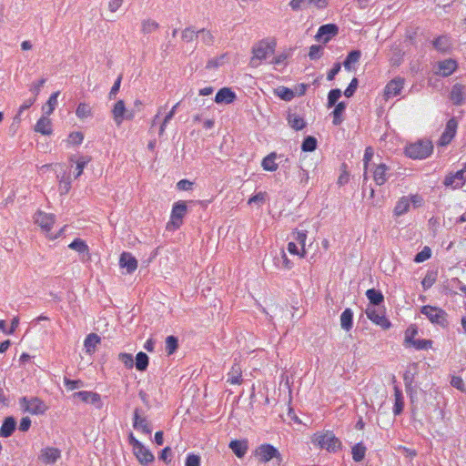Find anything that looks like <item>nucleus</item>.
Here are the masks:
<instances>
[{
	"label": "nucleus",
	"mask_w": 466,
	"mask_h": 466,
	"mask_svg": "<svg viewBox=\"0 0 466 466\" xmlns=\"http://www.w3.org/2000/svg\"><path fill=\"white\" fill-rule=\"evenodd\" d=\"M312 442L329 452H337L341 450L342 443L332 431H319L313 435Z\"/></svg>",
	"instance_id": "nucleus-1"
},
{
	"label": "nucleus",
	"mask_w": 466,
	"mask_h": 466,
	"mask_svg": "<svg viewBox=\"0 0 466 466\" xmlns=\"http://www.w3.org/2000/svg\"><path fill=\"white\" fill-rule=\"evenodd\" d=\"M277 43L274 39H262L258 41L252 47L253 56L251 58V64L258 66V64H255L256 61H262L267 59L269 56L273 55L276 49Z\"/></svg>",
	"instance_id": "nucleus-2"
},
{
	"label": "nucleus",
	"mask_w": 466,
	"mask_h": 466,
	"mask_svg": "<svg viewBox=\"0 0 466 466\" xmlns=\"http://www.w3.org/2000/svg\"><path fill=\"white\" fill-rule=\"evenodd\" d=\"M433 150V146L431 141L420 140L416 143L410 144L405 147V154L412 159H423L428 157Z\"/></svg>",
	"instance_id": "nucleus-3"
},
{
	"label": "nucleus",
	"mask_w": 466,
	"mask_h": 466,
	"mask_svg": "<svg viewBox=\"0 0 466 466\" xmlns=\"http://www.w3.org/2000/svg\"><path fill=\"white\" fill-rule=\"evenodd\" d=\"M187 212V202L184 200H178L173 204L170 220L167 225V229H178L183 224V218Z\"/></svg>",
	"instance_id": "nucleus-4"
},
{
	"label": "nucleus",
	"mask_w": 466,
	"mask_h": 466,
	"mask_svg": "<svg viewBox=\"0 0 466 466\" xmlns=\"http://www.w3.org/2000/svg\"><path fill=\"white\" fill-rule=\"evenodd\" d=\"M420 313L425 315L433 324L440 325L443 328L447 327L449 324L447 319L448 314L442 309L426 305L421 307Z\"/></svg>",
	"instance_id": "nucleus-5"
},
{
	"label": "nucleus",
	"mask_w": 466,
	"mask_h": 466,
	"mask_svg": "<svg viewBox=\"0 0 466 466\" xmlns=\"http://www.w3.org/2000/svg\"><path fill=\"white\" fill-rule=\"evenodd\" d=\"M419 364L413 362L410 364L408 370L403 374V381L405 390L410 399V402L413 403L417 394L416 386H414L415 377L418 374Z\"/></svg>",
	"instance_id": "nucleus-6"
},
{
	"label": "nucleus",
	"mask_w": 466,
	"mask_h": 466,
	"mask_svg": "<svg viewBox=\"0 0 466 466\" xmlns=\"http://www.w3.org/2000/svg\"><path fill=\"white\" fill-rule=\"evenodd\" d=\"M19 404L21 409L25 412H28L35 415L44 414L48 409L46 403L36 397H33L30 399L27 397H22L19 400Z\"/></svg>",
	"instance_id": "nucleus-7"
},
{
	"label": "nucleus",
	"mask_w": 466,
	"mask_h": 466,
	"mask_svg": "<svg viewBox=\"0 0 466 466\" xmlns=\"http://www.w3.org/2000/svg\"><path fill=\"white\" fill-rule=\"evenodd\" d=\"M365 313L369 319L381 329H388L391 327V322L385 316L384 307H367Z\"/></svg>",
	"instance_id": "nucleus-8"
},
{
	"label": "nucleus",
	"mask_w": 466,
	"mask_h": 466,
	"mask_svg": "<svg viewBox=\"0 0 466 466\" xmlns=\"http://www.w3.org/2000/svg\"><path fill=\"white\" fill-rule=\"evenodd\" d=\"M255 455L258 457L260 462L264 463L274 458L278 459L279 461H281V454L278 449L268 443L259 445L256 450Z\"/></svg>",
	"instance_id": "nucleus-9"
},
{
	"label": "nucleus",
	"mask_w": 466,
	"mask_h": 466,
	"mask_svg": "<svg viewBox=\"0 0 466 466\" xmlns=\"http://www.w3.org/2000/svg\"><path fill=\"white\" fill-rule=\"evenodd\" d=\"M34 220L43 231L49 232L56 222V216L51 213H46L38 210L34 216Z\"/></svg>",
	"instance_id": "nucleus-10"
},
{
	"label": "nucleus",
	"mask_w": 466,
	"mask_h": 466,
	"mask_svg": "<svg viewBox=\"0 0 466 466\" xmlns=\"http://www.w3.org/2000/svg\"><path fill=\"white\" fill-rule=\"evenodd\" d=\"M457 127L458 121L454 117L449 119L439 139L438 145L441 147L449 145L456 134Z\"/></svg>",
	"instance_id": "nucleus-11"
},
{
	"label": "nucleus",
	"mask_w": 466,
	"mask_h": 466,
	"mask_svg": "<svg viewBox=\"0 0 466 466\" xmlns=\"http://www.w3.org/2000/svg\"><path fill=\"white\" fill-rule=\"evenodd\" d=\"M466 182V168L458 170L454 174H449L443 180V185L452 188H460Z\"/></svg>",
	"instance_id": "nucleus-12"
},
{
	"label": "nucleus",
	"mask_w": 466,
	"mask_h": 466,
	"mask_svg": "<svg viewBox=\"0 0 466 466\" xmlns=\"http://www.w3.org/2000/svg\"><path fill=\"white\" fill-rule=\"evenodd\" d=\"M289 6L293 11L306 9L310 5H314L319 9H323L328 5V0H291Z\"/></svg>",
	"instance_id": "nucleus-13"
},
{
	"label": "nucleus",
	"mask_w": 466,
	"mask_h": 466,
	"mask_svg": "<svg viewBox=\"0 0 466 466\" xmlns=\"http://www.w3.org/2000/svg\"><path fill=\"white\" fill-rule=\"evenodd\" d=\"M73 397L80 399L83 402L91 403L95 405L96 409L103 407L101 396L97 392L82 390L75 392Z\"/></svg>",
	"instance_id": "nucleus-14"
},
{
	"label": "nucleus",
	"mask_w": 466,
	"mask_h": 466,
	"mask_svg": "<svg viewBox=\"0 0 466 466\" xmlns=\"http://www.w3.org/2000/svg\"><path fill=\"white\" fill-rule=\"evenodd\" d=\"M339 34V26L335 24H326L320 25L316 38L321 40L324 44L328 43L333 36Z\"/></svg>",
	"instance_id": "nucleus-15"
},
{
	"label": "nucleus",
	"mask_w": 466,
	"mask_h": 466,
	"mask_svg": "<svg viewBox=\"0 0 466 466\" xmlns=\"http://www.w3.org/2000/svg\"><path fill=\"white\" fill-rule=\"evenodd\" d=\"M390 167L384 163H380L375 166L372 171L373 180L378 186H382L388 181L390 178V174L388 173Z\"/></svg>",
	"instance_id": "nucleus-16"
},
{
	"label": "nucleus",
	"mask_w": 466,
	"mask_h": 466,
	"mask_svg": "<svg viewBox=\"0 0 466 466\" xmlns=\"http://www.w3.org/2000/svg\"><path fill=\"white\" fill-rule=\"evenodd\" d=\"M119 266L126 268L128 274H132L137 268V260L131 253L124 251L119 258Z\"/></svg>",
	"instance_id": "nucleus-17"
},
{
	"label": "nucleus",
	"mask_w": 466,
	"mask_h": 466,
	"mask_svg": "<svg viewBox=\"0 0 466 466\" xmlns=\"http://www.w3.org/2000/svg\"><path fill=\"white\" fill-rule=\"evenodd\" d=\"M237 98V95L234 91L231 90L229 87H222L220 88L215 96V102L217 104H231L233 103Z\"/></svg>",
	"instance_id": "nucleus-18"
},
{
	"label": "nucleus",
	"mask_w": 466,
	"mask_h": 466,
	"mask_svg": "<svg viewBox=\"0 0 466 466\" xmlns=\"http://www.w3.org/2000/svg\"><path fill=\"white\" fill-rule=\"evenodd\" d=\"M403 84L404 80L400 77L390 81L385 86V96L390 98L400 95L401 89L403 88Z\"/></svg>",
	"instance_id": "nucleus-19"
},
{
	"label": "nucleus",
	"mask_w": 466,
	"mask_h": 466,
	"mask_svg": "<svg viewBox=\"0 0 466 466\" xmlns=\"http://www.w3.org/2000/svg\"><path fill=\"white\" fill-rule=\"evenodd\" d=\"M366 296L370 301L368 307H384V296L380 290L376 289H370L366 291Z\"/></svg>",
	"instance_id": "nucleus-20"
},
{
	"label": "nucleus",
	"mask_w": 466,
	"mask_h": 466,
	"mask_svg": "<svg viewBox=\"0 0 466 466\" xmlns=\"http://www.w3.org/2000/svg\"><path fill=\"white\" fill-rule=\"evenodd\" d=\"M133 451L136 458L142 465H147L148 463L154 461L155 460L154 454L143 444L140 445V447L137 448V450H134Z\"/></svg>",
	"instance_id": "nucleus-21"
},
{
	"label": "nucleus",
	"mask_w": 466,
	"mask_h": 466,
	"mask_svg": "<svg viewBox=\"0 0 466 466\" xmlns=\"http://www.w3.org/2000/svg\"><path fill=\"white\" fill-rule=\"evenodd\" d=\"M40 457L45 463L52 464L61 457V451L57 448L47 447L41 451Z\"/></svg>",
	"instance_id": "nucleus-22"
},
{
	"label": "nucleus",
	"mask_w": 466,
	"mask_h": 466,
	"mask_svg": "<svg viewBox=\"0 0 466 466\" xmlns=\"http://www.w3.org/2000/svg\"><path fill=\"white\" fill-rule=\"evenodd\" d=\"M405 343L412 346L418 350H428L432 347V340L431 339H415L410 337V330L405 332Z\"/></svg>",
	"instance_id": "nucleus-23"
},
{
	"label": "nucleus",
	"mask_w": 466,
	"mask_h": 466,
	"mask_svg": "<svg viewBox=\"0 0 466 466\" xmlns=\"http://www.w3.org/2000/svg\"><path fill=\"white\" fill-rule=\"evenodd\" d=\"M16 429V420L14 417L8 416L3 420L0 428V437L8 438L12 436Z\"/></svg>",
	"instance_id": "nucleus-24"
},
{
	"label": "nucleus",
	"mask_w": 466,
	"mask_h": 466,
	"mask_svg": "<svg viewBox=\"0 0 466 466\" xmlns=\"http://www.w3.org/2000/svg\"><path fill=\"white\" fill-rule=\"evenodd\" d=\"M464 89L465 86L461 84L456 83L452 86L450 93V99L455 106H461L464 102Z\"/></svg>",
	"instance_id": "nucleus-25"
},
{
	"label": "nucleus",
	"mask_w": 466,
	"mask_h": 466,
	"mask_svg": "<svg viewBox=\"0 0 466 466\" xmlns=\"http://www.w3.org/2000/svg\"><path fill=\"white\" fill-rule=\"evenodd\" d=\"M68 248L71 249H74L77 251L79 254H84L82 259L83 260H89L90 259V254H89V248L87 244L81 238H75L69 245Z\"/></svg>",
	"instance_id": "nucleus-26"
},
{
	"label": "nucleus",
	"mask_w": 466,
	"mask_h": 466,
	"mask_svg": "<svg viewBox=\"0 0 466 466\" xmlns=\"http://www.w3.org/2000/svg\"><path fill=\"white\" fill-rule=\"evenodd\" d=\"M432 46L441 53H449L451 49V38L448 35H440L432 41Z\"/></svg>",
	"instance_id": "nucleus-27"
},
{
	"label": "nucleus",
	"mask_w": 466,
	"mask_h": 466,
	"mask_svg": "<svg viewBox=\"0 0 466 466\" xmlns=\"http://www.w3.org/2000/svg\"><path fill=\"white\" fill-rule=\"evenodd\" d=\"M394 405L392 412L395 416H399L403 412L404 409V398L401 390L399 386L395 385L394 388Z\"/></svg>",
	"instance_id": "nucleus-28"
},
{
	"label": "nucleus",
	"mask_w": 466,
	"mask_h": 466,
	"mask_svg": "<svg viewBox=\"0 0 466 466\" xmlns=\"http://www.w3.org/2000/svg\"><path fill=\"white\" fill-rule=\"evenodd\" d=\"M439 74L442 76H451L457 68V62L451 58L441 61L438 66Z\"/></svg>",
	"instance_id": "nucleus-29"
},
{
	"label": "nucleus",
	"mask_w": 466,
	"mask_h": 466,
	"mask_svg": "<svg viewBox=\"0 0 466 466\" xmlns=\"http://www.w3.org/2000/svg\"><path fill=\"white\" fill-rule=\"evenodd\" d=\"M100 341L101 339L96 333L88 334L84 341L86 352L89 355L93 354Z\"/></svg>",
	"instance_id": "nucleus-30"
},
{
	"label": "nucleus",
	"mask_w": 466,
	"mask_h": 466,
	"mask_svg": "<svg viewBox=\"0 0 466 466\" xmlns=\"http://www.w3.org/2000/svg\"><path fill=\"white\" fill-rule=\"evenodd\" d=\"M126 112L127 108L125 106V102L123 100H118L112 109L113 118L117 126H119L125 119Z\"/></svg>",
	"instance_id": "nucleus-31"
},
{
	"label": "nucleus",
	"mask_w": 466,
	"mask_h": 466,
	"mask_svg": "<svg viewBox=\"0 0 466 466\" xmlns=\"http://www.w3.org/2000/svg\"><path fill=\"white\" fill-rule=\"evenodd\" d=\"M35 130L42 135H51L53 131L51 120L47 116H41L36 122Z\"/></svg>",
	"instance_id": "nucleus-32"
},
{
	"label": "nucleus",
	"mask_w": 466,
	"mask_h": 466,
	"mask_svg": "<svg viewBox=\"0 0 466 466\" xmlns=\"http://www.w3.org/2000/svg\"><path fill=\"white\" fill-rule=\"evenodd\" d=\"M228 446L238 458H243L248 448L247 441L239 440L231 441Z\"/></svg>",
	"instance_id": "nucleus-33"
},
{
	"label": "nucleus",
	"mask_w": 466,
	"mask_h": 466,
	"mask_svg": "<svg viewBox=\"0 0 466 466\" xmlns=\"http://www.w3.org/2000/svg\"><path fill=\"white\" fill-rule=\"evenodd\" d=\"M227 381L230 384H240L242 382V370L238 363H234L228 373Z\"/></svg>",
	"instance_id": "nucleus-34"
},
{
	"label": "nucleus",
	"mask_w": 466,
	"mask_h": 466,
	"mask_svg": "<svg viewBox=\"0 0 466 466\" xmlns=\"http://www.w3.org/2000/svg\"><path fill=\"white\" fill-rule=\"evenodd\" d=\"M340 326L346 331L352 329L353 326V312L350 309H345L340 315Z\"/></svg>",
	"instance_id": "nucleus-35"
},
{
	"label": "nucleus",
	"mask_w": 466,
	"mask_h": 466,
	"mask_svg": "<svg viewBox=\"0 0 466 466\" xmlns=\"http://www.w3.org/2000/svg\"><path fill=\"white\" fill-rule=\"evenodd\" d=\"M334 106H335V108L331 113L333 116L332 124L334 126H339L343 121L342 114L344 113V111L347 107V103L344 101H341V102L337 103Z\"/></svg>",
	"instance_id": "nucleus-36"
},
{
	"label": "nucleus",
	"mask_w": 466,
	"mask_h": 466,
	"mask_svg": "<svg viewBox=\"0 0 466 466\" xmlns=\"http://www.w3.org/2000/svg\"><path fill=\"white\" fill-rule=\"evenodd\" d=\"M133 427L135 430L141 431L144 434L148 435L151 433V428L148 421L146 418L138 420L137 411L136 412V415L133 416Z\"/></svg>",
	"instance_id": "nucleus-37"
},
{
	"label": "nucleus",
	"mask_w": 466,
	"mask_h": 466,
	"mask_svg": "<svg viewBox=\"0 0 466 466\" xmlns=\"http://www.w3.org/2000/svg\"><path fill=\"white\" fill-rule=\"evenodd\" d=\"M367 448L363 442H358L351 448L352 459L355 462H360L366 456Z\"/></svg>",
	"instance_id": "nucleus-38"
},
{
	"label": "nucleus",
	"mask_w": 466,
	"mask_h": 466,
	"mask_svg": "<svg viewBox=\"0 0 466 466\" xmlns=\"http://www.w3.org/2000/svg\"><path fill=\"white\" fill-rule=\"evenodd\" d=\"M278 155L275 152L270 153L263 158L261 166L267 171H276L278 169V164L275 162Z\"/></svg>",
	"instance_id": "nucleus-39"
},
{
	"label": "nucleus",
	"mask_w": 466,
	"mask_h": 466,
	"mask_svg": "<svg viewBox=\"0 0 466 466\" xmlns=\"http://www.w3.org/2000/svg\"><path fill=\"white\" fill-rule=\"evenodd\" d=\"M289 125L295 130H302L306 127L305 120L296 114H289L287 117Z\"/></svg>",
	"instance_id": "nucleus-40"
},
{
	"label": "nucleus",
	"mask_w": 466,
	"mask_h": 466,
	"mask_svg": "<svg viewBox=\"0 0 466 466\" xmlns=\"http://www.w3.org/2000/svg\"><path fill=\"white\" fill-rule=\"evenodd\" d=\"M274 94L287 102L291 101L295 97V93L292 89L282 86L275 88Z\"/></svg>",
	"instance_id": "nucleus-41"
},
{
	"label": "nucleus",
	"mask_w": 466,
	"mask_h": 466,
	"mask_svg": "<svg viewBox=\"0 0 466 466\" xmlns=\"http://www.w3.org/2000/svg\"><path fill=\"white\" fill-rule=\"evenodd\" d=\"M410 199L407 197L400 198L394 208V214L398 217L404 215L409 211Z\"/></svg>",
	"instance_id": "nucleus-42"
},
{
	"label": "nucleus",
	"mask_w": 466,
	"mask_h": 466,
	"mask_svg": "<svg viewBox=\"0 0 466 466\" xmlns=\"http://www.w3.org/2000/svg\"><path fill=\"white\" fill-rule=\"evenodd\" d=\"M360 56H361L360 50L356 49V50L350 51L343 62V66L345 67V69L348 71H350L351 64H355V63L359 62Z\"/></svg>",
	"instance_id": "nucleus-43"
},
{
	"label": "nucleus",
	"mask_w": 466,
	"mask_h": 466,
	"mask_svg": "<svg viewBox=\"0 0 466 466\" xmlns=\"http://www.w3.org/2000/svg\"><path fill=\"white\" fill-rule=\"evenodd\" d=\"M149 358L148 356L143 352L139 351L136 356V369L139 371H145L147 370L148 367Z\"/></svg>",
	"instance_id": "nucleus-44"
},
{
	"label": "nucleus",
	"mask_w": 466,
	"mask_h": 466,
	"mask_svg": "<svg viewBox=\"0 0 466 466\" xmlns=\"http://www.w3.org/2000/svg\"><path fill=\"white\" fill-rule=\"evenodd\" d=\"M58 96H59V91L53 93L49 96L46 106H43V111L45 112V114L46 116H49V115H51L54 112V110H55V108H56V106L57 105V97H58Z\"/></svg>",
	"instance_id": "nucleus-45"
},
{
	"label": "nucleus",
	"mask_w": 466,
	"mask_h": 466,
	"mask_svg": "<svg viewBox=\"0 0 466 466\" xmlns=\"http://www.w3.org/2000/svg\"><path fill=\"white\" fill-rule=\"evenodd\" d=\"M294 239L301 246V254L300 257L304 258L306 255L305 244L307 239V231L306 230H295L292 232Z\"/></svg>",
	"instance_id": "nucleus-46"
},
{
	"label": "nucleus",
	"mask_w": 466,
	"mask_h": 466,
	"mask_svg": "<svg viewBox=\"0 0 466 466\" xmlns=\"http://www.w3.org/2000/svg\"><path fill=\"white\" fill-rule=\"evenodd\" d=\"M438 272L436 270H428L426 276L421 281L423 290L429 289L437 280Z\"/></svg>",
	"instance_id": "nucleus-47"
},
{
	"label": "nucleus",
	"mask_w": 466,
	"mask_h": 466,
	"mask_svg": "<svg viewBox=\"0 0 466 466\" xmlns=\"http://www.w3.org/2000/svg\"><path fill=\"white\" fill-rule=\"evenodd\" d=\"M317 138L312 136L306 137L301 144V150L304 152H312L317 148Z\"/></svg>",
	"instance_id": "nucleus-48"
},
{
	"label": "nucleus",
	"mask_w": 466,
	"mask_h": 466,
	"mask_svg": "<svg viewBox=\"0 0 466 466\" xmlns=\"http://www.w3.org/2000/svg\"><path fill=\"white\" fill-rule=\"evenodd\" d=\"M165 343V350L168 356L172 355L178 348V339L173 335L167 336Z\"/></svg>",
	"instance_id": "nucleus-49"
},
{
	"label": "nucleus",
	"mask_w": 466,
	"mask_h": 466,
	"mask_svg": "<svg viewBox=\"0 0 466 466\" xmlns=\"http://www.w3.org/2000/svg\"><path fill=\"white\" fill-rule=\"evenodd\" d=\"M274 260L275 265L287 269H290L293 266V263L288 258L287 254L283 250L280 252L279 257H276Z\"/></svg>",
	"instance_id": "nucleus-50"
},
{
	"label": "nucleus",
	"mask_w": 466,
	"mask_h": 466,
	"mask_svg": "<svg viewBox=\"0 0 466 466\" xmlns=\"http://www.w3.org/2000/svg\"><path fill=\"white\" fill-rule=\"evenodd\" d=\"M158 27V23L151 19H147L142 22L141 31L143 34L147 35L156 31Z\"/></svg>",
	"instance_id": "nucleus-51"
},
{
	"label": "nucleus",
	"mask_w": 466,
	"mask_h": 466,
	"mask_svg": "<svg viewBox=\"0 0 466 466\" xmlns=\"http://www.w3.org/2000/svg\"><path fill=\"white\" fill-rule=\"evenodd\" d=\"M91 161V157L88 156H82L78 157V159L76 161V174L75 175V177L77 178L80 177L83 173L84 168Z\"/></svg>",
	"instance_id": "nucleus-52"
},
{
	"label": "nucleus",
	"mask_w": 466,
	"mask_h": 466,
	"mask_svg": "<svg viewBox=\"0 0 466 466\" xmlns=\"http://www.w3.org/2000/svg\"><path fill=\"white\" fill-rule=\"evenodd\" d=\"M198 36V31H196L192 26L186 27L181 33L182 40L187 43L192 42Z\"/></svg>",
	"instance_id": "nucleus-53"
},
{
	"label": "nucleus",
	"mask_w": 466,
	"mask_h": 466,
	"mask_svg": "<svg viewBox=\"0 0 466 466\" xmlns=\"http://www.w3.org/2000/svg\"><path fill=\"white\" fill-rule=\"evenodd\" d=\"M198 35L201 36V40L205 45L212 46L214 44L215 36L210 31L205 29V28H202V29L198 30Z\"/></svg>",
	"instance_id": "nucleus-54"
},
{
	"label": "nucleus",
	"mask_w": 466,
	"mask_h": 466,
	"mask_svg": "<svg viewBox=\"0 0 466 466\" xmlns=\"http://www.w3.org/2000/svg\"><path fill=\"white\" fill-rule=\"evenodd\" d=\"M341 96V90L339 88L331 89L328 94V107L334 106L339 97Z\"/></svg>",
	"instance_id": "nucleus-55"
},
{
	"label": "nucleus",
	"mask_w": 466,
	"mask_h": 466,
	"mask_svg": "<svg viewBox=\"0 0 466 466\" xmlns=\"http://www.w3.org/2000/svg\"><path fill=\"white\" fill-rule=\"evenodd\" d=\"M76 115L79 118H86L91 116V107L88 104L80 103L76 107Z\"/></svg>",
	"instance_id": "nucleus-56"
},
{
	"label": "nucleus",
	"mask_w": 466,
	"mask_h": 466,
	"mask_svg": "<svg viewBox=\"0 0 466 466\" xmlns=\"http://www.w3.org/2000/svg\"><path fill=\"white\" fill-rule=\"evenodd\" d=\"M431 256V249L425 246L421 251H420L419 253H417L414 257V261L416 263H420V262H423L427 259H429Z\"/></svg>",
	"instance_id": "nucleus-57"
},
{
	"label": "nucleus",
	"mask_w": 466,
	"mask_h": 466,
	"mask_svg": "<svg viewBox=\"0 0 466 466\" xmlns=\"http://www.w3.org/2000/svg\"><path fill=\"white\" fill-rule=\"evenodd\" d=\"M64 384L68 390H74L84 387V381L81 380H70L67 377L64 378Z\"/></svg>",
	"instance_id": "nucleus-58"
},
{
	"label": "nucleus",
	"mask_w": 466,
	"mask_h": 466,
	"mask_svg": "<svg viewBox=\"0 0 466 466\" xmlns=\"http://www.w3.org/2000/svg\"><path fill=\"white\" fill-rule=\"evenodd\" d=\"M118 360L125 365L127 369H132L134 367V359L130 353H119Z\"/></svg>",
	"instance_id": "nucleus-59"
},
{
	"label": "nucleus",
	"mask_w": 466,
	"mask_h": 466,
	"mask_svg": "<svg viewBox=\"0 0 466 466\" xmlns=\"http://www.w3.org/2000/svg\"><path fill=\"white\" fill-rule=\"evenodd\" d=\"M358 85H359L358 78L353 77L352 80L350 81V85L344 91V96L346 97H351L354 95V93L356 92V90L358 88Z\"/></svg>",
	"instance_id": "nucleus-60"
},
{
	"label": "nucleus",
	"mask_w": 466,
	"mask_h": 466,
	"mask_svg": "<svg viewBox=\"0 0 466 466\" xmlns=\"http://www.w3.org/2000/svg\"><path fill=\"white\" fill-rule=\"evenodd\" d=\"M322 46L319 45H313L309 48V57L310 60H317L320 57Z\"/></svg>",
	"instance_id": "nucleus-61"
},
{
	"label": "nucleus",
	"mask_w": 466,
	"mask_h": 466,
	"mask_svg": "<svg viewBox=\"0 0 466 466\" xmlns=\"http://www.w3.org/2000/svg\"><path fill=\"white\" fill-rule=\"evenodd\" d=\"M185 466H200V457L194 453L187 454Z\"/></svg>",
	"instance_id": "nucleus-62"
},
{
	"label": "nucleus",
	"mask_w": 466,
	"mask_h": 466,
	"mask_svg": "<svg viewBox=\"0 0 466 466\" xmlns=\"http://www.w3.org/2000/svg\"><path fill=\"white\" fill-rule=\"evenodd\" d=\"M46 81V78H41L40 80L34 82L30 86V92H32L35 96H37L40 93L41 87L45 85Z\"/></svg>",
	"instance_id": "nucleus-63"
},
{
	"label": "nucleus",
	"mask_w": 466,
	"mask_h": 466,
	"mask_svg": "<svg viewBox=\"0 0 466 466\" xmlns=\"http://www.w3.org/2000/svg\"><path fill=\"white\" fill-rule=\"evenodd\" d=\"M172 451L169 447L164 448L159 453V460L165 461L166 463H169L171 461Z\"/></svg>",
	"instance_id": "nucleus-64"
}]
</instances>
